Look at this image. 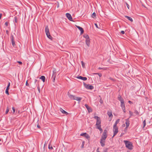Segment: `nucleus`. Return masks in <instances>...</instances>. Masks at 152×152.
I'll return each instance as SVG.
<instances>
[{"instance_id":"obj_27","label":"nucleus","mask_w":152,"mask_h":152,"mask_svg":"<svg viewBox=\"0 0 152 152\" xmlns=\"http://www.w3.org/2000/svg\"><path fill=\"white\" fill-rule=\"evenodd\" d=\"M96 14L95 12H93L91 15L92 17L94 18H96Z\"/></svg>"},{"instance_id":"obj_46","label":"nucleus","mask_w":152,"mask_h":152,"mask_svg":"<svg viewBox=\"0 0 152 152\" xmlns=\"http://www.w3.org/2000/svg\"><path fill=\"white\" fill-rule=\"evenodd\" d=\"M99 128V129L100 131V133H102L103 131L102 129V128Z\"/></svg>"},{"instance_id":"obj_54","label":"nucleus","mask_w":152,"mask_h":152,"mask_svg":"<svg viewBox=\"0 0 152 152\" xmlns=\"http://www.w3.org/2000/svg\"><path fill=\"white\" fill-rule=\"evenodd\" d=\"M9 88H10V87L7 86V88L6 89V90L7 89V90H9Z\"/></svg>"},{"instance_id":"obj_42","label":"nucleus","mask_w":152,"mask_h":152,"mask_svg":"<svg viewBox=\"0 0 152 152\" xmlns=\"http://www.w3.org/2000/svg\"><path fill=\"white\" fill-rule=\"evenodd\" d=\"M9 90H6L5 93L7 95H9V93L8 91Z\"/></svg>"},{"instance_id":"obj_57","label":"nucleus","mask_w":152,"mask_h":152,"mask_svg":"<svg viewBox=\"0 0 152 152\" xmlns=\"http://www.w3.org/2000/svg\"><path fill=\"white\" fill-rule=\"evenodd\" d=\"M37 127L39 128H40V126H39L38 124V125H37Z\"/></svg>"},{"instance_id":"obj_1","label":"nucleus","mask_w":152,"mask_h":152,"mask_svg":"<svg viewBox=\"0 0 152 152\" xmlns=\"http://www.w3.org/2000/svg\"><path fill=\"white\" fill-rule=\"evenodd\" d=\"M124 142L126 147L130 150H132L133 148V145L132 143L128 141L124 140Z\"/></svg>"},{"instance_id":"obj_23","label":"nucleus","mask_w":152,"mask_h":152,"mask_svg":"<svg viewBox=\"0 0 152 152\" xmlns=\"http://www.w3.org/2000/svg\"><path fill=\"white\" fill-rule=\"evenodd\" d=\"M120 121V119H117V120L115 122V124H114L113 126H117V124L119 123Z\"/></svg>"},{"instance_id":"obj_56","label":"nucleus","mask_w":152,"mask_h":152,"mask_svg":"<svg viewBox=\"0 0 152 152\" xmlns=\"http://www.w3.org/2000/svg\"><path fill=\"white\" fill-rule=\"evenodd\" d=\"M99 148H97V150H96V152H100V151H99Z\"/></svg>"},{"instance_id":"obj_7","label":"nucleus","mask_w":152,"mask_h":152,"mask_svg":"<svg viewBox=\"0 0 152 152\" xmlns=\"http://www.w3.org/2000/svg\"><path fill=\"white\" fill-rule=\"evenodd\" d=\"M56 75V72L55 71H53V74L51 79L53 82H54L55 81Z\"/></svg>"},{"instance_id":"obj_11","label":"nucleus","mask_w":152,"mask_h":152,"mask_svg":"<svg viewBox=\"0 0 152 152\" xmlns=\"http://www.w3.org/2000/svg\"><path fill=\"white\" fill-rule=\"evenodd\" d=\"M85 106L86 107V108H87L88 111V112L89 113L90 112H91L92 111V110L91 109V108L89 107V106H88V105L87 104H85Z\"/></svg>"},{"instance_id":"obj_51","label":"nucleus","mask_w":152,"mask_h":152,"mask_svg":"<svg viewBox=\"0 0 152 152\" xmlns=\"http://www.w3.org/2000/svg\"><path fill=\"white\" fill-rule=\"evenodd\" d=\"M26 85L27 86H29V84L28 83V82H27V81H26Z\"/></svg>"},{"instance_id":"obj_48","label":"nucleus","mask_w":152,"mask_h":152,"mask_svg":"<svg viewBox=\"0 0 152 152\" xmlns=\"http://www.w3.org/2000/svg\"><path fill=\"white\" fill-rule=\"evenodd\" d=\"M18 63L20 64L21 65L22 64V62L20 61H17V62Z\"/></svg>"},{"instance_id":"obj_15","label":"nucleus","mask_w":152,"mask_h":152,"mask_svg":"<svg viewBox=\"0 0 152 152\" xmlns=\"http://www.w3.org/2000/svg\"><path fill=\"white\" fill-rule=\"evenodd\" d=\"M105 140H104L103 139H101L100 143L102 146L104 147L105 145Z\"/></svg>"},{"instance_id":"obj_8","label":"nucleus","mask_w":152,"mask_h":152,"mask_svg":"<svg viewBox=\"0 0 152 152\" xmlns=\"http://www.w3.org/2000/svg\"><path fill=\"white\" fill-rule=\"evenodd\" d=\"M11 42L12 45L13 47H15V42L14 39V37L13 35L12 34H11Z\"/></svg>"},{"instance_id":"obj_31","label":"nucleus","mask_w":152,"mask_h":152,"mask_svg":"<svg viewBox=\"0 0 152 152\" xmlns=\"http://www.w3.org/2000/svg\"><path fill=\"white\" fill-rule=\"evenodd\" d=\"M9 111V107H8V106L7 107L6 110L5 114H7L8 113Z\"/></svg>"},{"instance_id":"obj_29","label":"nucleus","mask_w":152,"mask_h":152,"mask_svg":"<svg viewBox=\"0 0 152 152\" xmlns=\"http://www.w3.org/2000/svg\"><path fill=\"white\" fill-rule=\"evenodd\" d=\"M13 21L15 23H17V18L16 16H15L14 17V19Z\"/></svg>"},{"instance_id":"obj_32","label":"nucleus","mask_w":152,"mask_h":152,"mask_svg":"<svg viewBox=\"0 0 152 152\" xmlns=\"http://www.w3.org/2000/svg\"><path fill=\"white\" fill-rule=\"evenodd\" d=\"M129 113L130 115V116L129 118H130L131 116L133 115V113L131 111H129Z\"/></svg>"},{"instance_id":"obj_43","label":"nucleus","mask_w":152,"mask_h":152,"mask_svg":"<svg viewBox=\"0 0 152 152\" xmlns=\"http://www.w3.org/2000/svg\"><path fill=\"white\" fill-rule=\"evenodd\" d=\"M122 109L123 110V111L124 113H125L126 112L125 107H122Z\"/></svg>"},{"instance_id":"obj_19","label":"nucleus","mask_w":152,"mask_h":152,"mask_svg":"<svg viewBox=\"0 0 152 152\" xmlns=\"http://www.w3.org/2000/svg\"><path fill=\"white\" fill-rule=\"evenodd\" d=\"M39 79L42 80L43 82H45V77L44 76H41L40 77H39Z\"/></svg>"},{"instance_id":"obj_63","label":"nucleus","mask_w":152,"mask_h":152,"mask_svg":"<svg viewBox=\"0 0 152 152\" xmlns=\"http://www.w3.org/2000/svg\"><path fill=\"white\" fill-rule=\"evenodd\" d=\"M1 141V139H0V141Z\"/></svg>"},{"instance_id":"obj_25","label":"nucleus","mask_w":152,"mask_h":152,"mask_svg":"<svg viewBox=\"0 0 152 152\" xmlns=\"http://www.w3.org/2000/svg\"><path fill=\"white\" fill-rule=\"evenodd\" d=\"M108 115L109 116V117H112L113 115L112 114V112H109L108 111L107 112V113Z\"/></svg>"},{"instance_id":"obj_38","label":"nucleus","mask_w":152,"mask_h":152,"mask_svg":"<svg viewBox=\"0 0 152 152\" xmlns=\"http://www.w3.org/2000/svg\"><path fill=\"white\" fill-rule=\"evenodd\" d=\"M94 74L98 75L99 77H101L102 76V74L101 73H95Z\"/></svg>"},{"instance_id":"obj_52","label":"nucleus","mask_w":152,"mask_h":152,"mask_svg":"<svg viewBox=\"0 0 152 152\" xmlns=\"http://www.w3.org/2000/svg\"><path fill=\"white\" fill-rule=\"evenodd\" d=\"M121 33L122 34H125V31H121Z\"/></svg>"},{"instance_id":"obj_26","label":"nucleus","mask_w":152,"mask_h":152,"mask_svg":"<svg viewBox=\"0 0 152 152\" xmlns=\"http://www.w3.org/2000/svg\"><path fill=\"white\" fill-rule=\"evenodd\" d=\"M48 148L50 150L53 149L52 145H51V142H50L49 144Z\"/></svg>"},{"instance_id":"obj_37","label":"nucleus","mask_w":152,"mask_h":152,"mask_svg":"<svg viewBox=\"0 0 152 152\" xmlns=\"http://www.w3.org/2000/svg\"><path fill=\"white\" fill-rule=\"evenodd\" d=\"M143 128H144L146 125V121H145V120L143 122Z\"/></svg>"},{"instance_id":"obj_53","label":"nucleus","mask_w":152,"mask_h":152,"mask_svg":"<svg viewBox=\"0 0 152 152\" xmlns=\"http://www.w3.org/2000/svg\"><path fill=\"white\" fill-rule=\"evenodd\" d=\"M94 25H95V26H96V27L97 28H99V27H98V26L96 24V23H95L94 24Z\"/></svg>"},{"instance_id":"obj_20","label":"nucleus","mask_w":152,"mask_h":152,"mask_svg":"<svg viewBox=\"0 0 152 152\" xmlns=\"http://www.w3.org/2000/svg\"><path fill=\"white\" fill-rule=\"evenodd\" d=\"M82 99V98L81 97H77L75 96V99H74V100H75L77 101H81Z\"/></svg>"},{"instance_id":"obj_6","label":"nucleus","mask_w":152,"mask_h":152,"mask_svg":"<svg viewBox=\"0 0 152 152\" xmlns=\"http://www.w3.org/2000/svg\"><path fill=\"white\" fill-rule=\"evenodd\" d=\"M81 136H83L86 137L88 140H89L90 139V137L89 135L86 133H82L80 134Z\"/></svg>"},{"instance_id":"obj_45","label":"nucleus","mask_w":152,"mask_h":152,"mask_svg":"<svg viewBox=\"0 0 152 152\" xmlns=\"http://www.w3.org/2000/svg\"><path fill=\"white\" fill-rule=\"evenodd\" d=\"M84 143H85L84 141H83L82 142V148H83V146L84 145Z\"/></svg>"},{"instance_id":"obj_21","label":"nucleus","mask_w":152,"mask_h":152,"mask_svg":"<svg viewBox=\"0 0 152 152\" xmlns=\"http://www.w3.org/2000/svg\"><path fill=\"white\" fill-rule=\"evenodd\" d=\"M121 108L125 107L124 101L121 102Z\"/></svg>"},{"instance_id":"obj_24","label":"nucleus","mask_w":152,"mask_h":152,"mask_svg":"<svg viewBox=\"0 0 152 152\" xmlns=\"http://www.w3.org/2000/svg\"><path fill=\"white\" fill-rule=\"evenodd\" d=\"M125 17L126 18H127L128 20H129L131 22L133 21V20L131 17L126 15L125 16Z\"/></svg>"},{"instance_id":"obj_39","label":"nucleus","mask_w":152,"mask_h":152,"mask_svg":"<svg viewBox=\"0 0 152 152\" xmlns=\"http://www.w3.org/2000/svg\"><path fill=\"white\" fill-rule=\"evenodd\" d=\"M37 88L38 90L39 91V92L40 93V88L39 86V84H38Z\"/></svg>"},{"instance_id":"obj_5","label":"nucleus","mask_w":152,"mask_h":152,"mask_svg":"<svg viewBox=\"0 0 152 152\" xmlns=\"http://www.w3.org/2000/svg\"><path fill=\"white\" fill-rule=\"evenodd\" d=\"M84 85L85 87L88 89L92 90L94 88L93 86L87 84L85 83H84Z\"/></svg>"},{"instance_id":"obj_60","label":"nucleus","mask_w":152,"mask_h":152,"mask_svg":"<svg viewBox=\"0 0 152 152\" xmlns=\"http://www.w3.org/2000/svg\"><path fill=\"white\" fill-rule=\"evenodd\" d=\"M6 32L7 33L8 32V31L7 30L6 31Z\"/></svg>"},{"instance_id":"obj_17","label":"nucleus","mask_w":152,"mask_h":152,"mask_svg":"<svg viewBox=\"0 0 152 152\" xmlns=\"http://www.w3.org/2000/svg\"><path fill=\"white\" fill-rule=\"evenodd\" d=\"M76 27L80 31L81 34H82L84 32V30L83 28L79 26H76Z\"/></svg>"},{"instance_id":"obj_18","label":"nucleus","mask_w":152,"mask_h":152,"mask_svg":"<svg viewBox=\"0 0 152 152\" xmlns=\"http://www.w3.org/2000/svg\"><path fill=\"white\" fill-rule=\"evenodd\" d=\"M118 100L121 102L124 101V99L122 98L121 96L120 95H118Z\"/></svg>"},{"instance_id":"obj_2","label":"nucleus","mask_w":152,"mask_h":152,"mask_svg":"<svg viewBox=\"0 0 152 152\" xmlns=\"http://www.w3.org/2000/svg\"><path fill=\"white\" fill-rule=\"evenodd\" d=\"M45 32L47 37L49 39L52 40L53 38L50 35L49 30L48 26H46L45 28Z\"/></svg>"},{"instance_id":"obj_12","label":"nucleus","mask_w":152,"mask_h":152,"mask_svg":"<svg viewBox=\"0 0 152 152\" xmlns=\"http://www.w3.org/2000/svg\"><path fill=\"white\" fill-rule=\"evenodd\" d=\"M126 121L125 123L126 124V127L125 128V129H127L128 127L129 126L130 123V121H129V118H128L126 120Z\"/></svg>"},{"instance_id":"obj_47","label":"nucleus","mask_w":152,"mask_h":152,"mask_svg":"<svg viewBox=\"0 0 152 152\" xmlns=\"http://www.w3.org/2000/svg\"><path fill=\"white\" fill-rule=\"evenodd\" d=\"M47 144V142H46V141L45 142V143L44 145V148H45V146H46Z\"/></svg>"},{"instance_id":"obj_64","label":"nucleus","mask_w":152,"mask_h":152,"mask_svg":"<svg viewBox=\"0 0 152 152\" xmlns=\"http://www.w3.org/2000/svg\"><path fill=\"white\" fill-rule=\"evenodd\" d=\"M104 152H106V151Z\"/></svg>"},{"instance_id":"obj_9","label":"nucleus","mask_w":152,"mask_h":152,"mask_svg":"<svg viewBox=\"0 0 152 152\" xmlns=\"http://www.w3.org/2000/svg\"><path fill=\"white\" fill-rule=\"evenodd\" d=\"M66 15L67 18L69 20L73 21L72 17L69 13H66Z\"/></svg>"},{"instance_id":"obj_13","label":"nucleus","mask_w":152,"mask_h":152,"mask_svg":"<svg viewBox=\"0 0 152 152\" xmlns=\"http://www.w3.org/2000/svg\"><path fill=\"white\" fill-rule=\"evenodd\" d=\"M77 78L81 79L83 80H87V78L86 77H83L81 76H78L77 77Z\"/></svg>"},{"instance_id":"obj_16","label":"nucleus","mask_w":152,"mask_h":152,"mask_svg":"<svg viewBox=\"0 0 152 152\" xmlns=\"http://www.w3.org/2000/svg\"><path fill=\"white\" fill-rule=\"evenodd\" d=\"M60 110L62 113L66 115H67L68 114V113L67 112L61 108H60Z\"/></svg>"},{"instance_id":"obj_3","label":"nucleus","mask_w":152,"mask_h":152,"mask_svg":"<svg viewBox=\"0 0 152 152\" xmlns=\"http://www.w3.org/2000/svg\"><path fill=\"white\" fill-rule=\"evenodd\" d=\"M107 131L106 129L104 131L101 137V139L105 140V139L107 137Z\"/></svg>"},{"instance_id":"obj_40","label":"nucleus","mask_w":152,"mask_h":152,"mask_svg":"<svg viewBox=\"0 0 152 152\" xmlns=\"http://www.w3.org/2000/svg\"><path fill=\"white\" fill-rule=\"evenodd\" d=\"M12 109L13 110V113H14L15 112V109L14 107H12Z\"/></svg>"},{"instance_id":"obj_28","label":"nucleus","mask_w":152,"mask_h":152,"mask_svg":"<svg viewBox=\"0 0 152 152\" xmlns=\"http://www.w3.org/2000/svg\"><path fill=\"white\" fill-rule=\"evenodd\" d=\"M83 37L84 38H86V39H88V38L89 37L88 35L86 34H84L83 35Z\"/></svg>"},{"instance_id":"obj_41","label":"nucleus","mask_w":152,"mask_h":152,"mask_svg":"<svg viewBox=\"0 0 152 152\" xmlns=\"http://www.w3.org/2000/svg\"><path fill=\"white\" fill-rule=\"evenodd\" d=\"M125 4H126V6H127V7L129 9V5L126 2H125Z\"/></svg>"},{"instance_id":"obj_44","label":"nucleus","mask_w":152,"mask_h":152,"mask_svg":"<svg viewBox=\"0 0 152 152\" xmlns=\"http://www.w3.org/2000/svg\"><path fill=\"white\" fill-rule=\"evenodd\" d=\"M99 102L101 104H102L103 103V100H102V99H100V100H99Z\"/></svg>"},{"instance_id":"obj_61","label":"nucleus","mask_w":152,"mask_h":152,"mask_svg":"<svg viewBox=\"0 0 152 152\" xmlns=\"http://www.w3.org/2000/svg\"><path fill=\"white\" fill-rule=\"evenodd\" d=\"M115 136H113V135L112 136V138H113Z\"/></svg>"},{"instance_id":"obj_59","label":"nucleus","mask_w":152,"mask_h":152,"mask_svg":"<svg viewBox=\"0 0 152 152\" xmlns=\"http://www.w3.org/2000/svg\"><path fill=\"white\" fill-rule=\"evenodd\" d=\"M10 82H8V85H7V86H9V87L10 86Z\"/></svg>"},{"instance_id":"obj_22","label":"nucleus","mask_w":152,"mask_h":152,"mask_svg":"<svg viewBox=\"0 0 152 152\" xmlns=\"http://www.w3.org/2000/svg\"><path fill=\"white\" fill-rule=\"evenodd\" d=\"M101 121L100 119L97 120L96 121V125H101Z\"/></svg>"},{"instance_id":"obj_55","label":"nucleus","mask_w":152,"mask_h":152,"mask_svg":"<svg viewBox=\"0 0 152 152\" xmlns=\"http://www.w3.org/2000/svg\"><path fill=\"white\" fill-rule=\"evenodd\" d=\"M128 102L130 104H131L132 103V102L130 101H129Z\"/></svg>"},{"instance_id":"obj_34","label":"nucleus","mask_w":152,"mask_h":152,"mask_svg":"<svg viewBox=\"0 0 152 152\" xmlns=\"http://www.w3.org/2000/svg\"><path fill=\"white\" fill-rule=\"evenodd\" d=\"M81 63H82V67L83 68H85V64L84 63L83 61H82Z\"/></svg>"},{"instance_id":"obj_49","label":"nucleus","mask_w":152,"mask_h":152,"mask_svg":"<svg viewBox=\"0 0 152 152\" xmlns=\"http://www.w3.org/2000/svg\"><path fill=\"white\" fill-rule=\"evenodd\" d=\"M5 25L6 26H7L8 25V22H6L5 23Z\"/></svg>"},{"instance_id":"obj_36","label":"nucleus","mask_w":152,"mask_h":152,"mask_svg":"<svg viewBox=\"0 0 152 152\" xmlns=\"http://www.w3.org/2000/svg\"><path fill=\"white\" fill-rule=\"evenodd\" d=\"M94 118L95 119H96V120H99V119H100V118L99 117H98V116H94Z\"/></svg>"},{"instance_id":"obj_30","label":"nucleus","mask_w":152,"mask_h":152,"mask_svg":"<svg viewBox=\"0 0 152 152\" xmlns=\"http://www.w3.org/2000/svg\"><path fill=\"white\" fill-rule=\"evenodd\" d=\"M134 113H135L137 115H139V113L137 110H134Z\"/></svg>"},{"instance_id":"obj_58","label":"nucleus","mask_w":152,"mask_h":152,"mask_svg":"<svg viewBox=\"0 0 152 152\" xmlns=\"http://www.w3.org/2000/svg\"><path fill=\"white\" fill-rule=\"evenodd\" d=\"M37 79H35L34 80V83L35 84L37 82Z\"/></svg>"},{"instance_id":"obj_62","label":"nucleus","mask_w":152,"mask_h":152,"mask_svg":"<svg viewBox=\"0 0 152 152\" xmlns=\"http://www.w3.org/2000/svg\"><path fill=\"white\" fill-rule=\"evenodd\" d=\"M19 112H20L19 111H18V113H19Z\"/></svg>"},{"instance_id":"obj_33","label":"nucleus","mask_w":152,"mask_h":152,"mask_svg":"<svg viewBox=\"0 0 152 152\" xmlns=\"http://www.w3.org/2000/svg\"><path fill=\"white\" fill-rule=\"evenodd\" d=\"M106 69H107V68H106V67L101 68V67H99L98 68V69H100V70H101V69L106 70Z\"/></svg>"},{"instance_id":"obj_35","label":"nucleus","mask_w":152,"mask_h":152,"mask_svg":"<svg viewBox=\"0 0 152 152\" xmlns=\"http://www.w3.org/2000/svg\"><path fill=\"white\" fill-rule=\"evenodd\" d=\"M96 128L98 129H99V128H101V125H96Z\"/></svg>"},{"instance_id":"obj_10","label":"nucleus","mask_w":152,"mask_h":152,"mask_svg":"<svg viewBox=\"0 0 152 152\" xmlns=\"http://www.w3.org/2000/svg\"><path fill=\"white\" fill-rule=\"evenodd\" d=\"M67 95L70 99L73 100L75 99V96L71 94L69 92L67 93Z\"/></svg>"},{"instance_id":"obj_14","label":"nucleus","mask_w":152,"mask_h":152,"mask_svg":"<svg viewBox=\"0 0 152 152\" xmlns=\"http://www.w3.org/2000/svg\"><path fill=\"white\" fill-rule=\"evenodd\" d=\"M86 42L87 45L88 47H89L90 46V39L89 37L88 38V39H86Z\"/></svg>"},{"instance_id":"obj_4","label":"nucleus","mask_w":152,"mask_h":152,"mask_svg":"<svg viewBox=\"0 0 152 152\" xmlns=\"http://www.w3.org/2000/svg\"><path fill=\"white\" fill-rule=\"evenodd\" d=\"M113 136H115L118 132V128L117 126H113Z\"/></svg>"},{"instance_id":"obj_50","label":"nucleus","mask_w":152,"mask_h":152,"mask_svg":"<svg viewBox=\"0 0 152 152\" xmlns=\"http://www.w3.org/2000/svg\"><path fill=\"white\" fill-rule=\"evenodd\" d=\"M109 79H110L112 80L113 81H115V80L114 79H113V78H112L111 77H110Z\"/></svg>"}]
</instances>
